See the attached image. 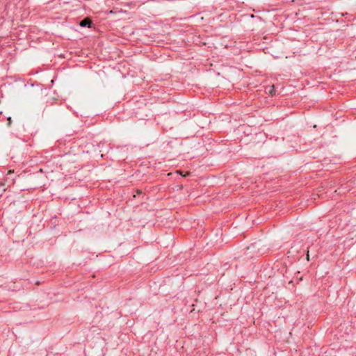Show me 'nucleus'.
I'll use <instances>...</instances> for the list:
<instances>
[{
    "instance_id": "39448f33",
    "label": "nucleus",
    "mask_w": 356,
    "mask_h": 356,
    "mask_svg": "<svg viewBox=\"0 0 356 356\" xmlns=\"http://www.w3.org/2000/svg\"><path fill=\"white\" fill-rule=\"evenodd\" d=\"M8 124H10V118H8Z\"/></svg>"
},
{
    "instance_id": "f03ea898",
    "label": "nucleus",
    "mask_w": 356,
    "mask_h": 356,
    "mask_svg": "<svg viewBox=\"0 0 356 356\" xmlns=\"http://www.w3.org/2000/svg\"><path fill=\"white\" fill-rule=\"evenodd\" d=\"M266 92L270 96H273L275 95V90L273 85L267 86L266 88Z\"/></svg>"
},
{
    "instance_id": "f257e3e1",
    "label": "nucleus",
    "mask_w": 356,
    "mask_h": 356,
    "mask_svg": "<svg viewBox=\"0 0 356 356\" xmlns=\"http://www.w3.org/2000/svg\"><path fill=\"white\" fill-rule=\"evenodd\" d=\"M92 24V21L89 18H85L80 22L79 25L82 27L88 26L90 27Z\"/></svg>"
},
{
    "instance_id": "20e7f679",
    "label": "nucleus",
    "mask_w": 356,
    "mask_h": 356,
    "mask_svg": "<svg viewBox=\"0 0 356 356\" xmlns=\"http://www.w3.org/2000/svg\"><path fill=\"white\" fill-rule=\"evenodd\" d=\"M306 259H307V261H309V250H308V251H307V252Z\"/></svg>"
},
{
    "instance_id": "7ed1b4c3",
    "label": "nucleus",
    "mask_w": 356,
    "mask_h": 356,
    "mask_svg": "<svg viewBox=\"0 0 356 356\" xmlns=\"http://www.w3.org/2000/svg\"><path fill=\"white\" fill-rule=\"evenodd\" d=\"M6 191V188L5 187V182L4 181H0V196Z\"/></svg>"
}]
</instances>
